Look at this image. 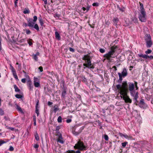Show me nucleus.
<instances>
[{
  "label": "nucleus",
  "instance_id": "obj_18",
  "mask_svg": "<svg viewBox=\"0 0 153 153\" xmlns=\"http://www.w3.org/2000/svg\"><path fill=\"white\" fill-rule=\"evenodd\" d=\"M140 4V12H145V10L144 8L143 5V4L139 2Z\"/></svg>",
  "mask_w": 153,
  "mask_h": 153
},
{
  "label": "nucleus",
  "instance_id": "obj_19",
  "mask_svg": "<svg viewBox=\"0 0 153 153\" xmlns=\"http://www.w3.org/2000/svg\"><path fill=\"white\" fill-rule=\"evenodd\" d=\"M146 47L148 48H150L151 47L152 45V42L151 40L146 42Z\"/></svg>",
  "mask_w": 153,
  "mask_h": 153
},
{
  "label": "nucleus",
  "instance_id": "obj_35",
  "mask_svg": "<svg viewBox=\"0 0 153 153\" xmlns=\"http://www.w3.org/2000/svg\"><path fill=\"white\" fill-rule=\"evenodd\" d=\"M152 52V51L150 49H148L147 50L145 51V53L146 54H149Z\"/></svg>",
  "mask_w": 153,
  "mask_h": 153
},
{
  "label": "nucleus",
  "instance_id": "obj_25",
  "mask_svg": "<svg viewBox=\"0 0 153 153\" xmlns=\"http://www.w3.org/2000/svg\"><path fill=\"white\" fill-rule=\"evenodd\" d=\"M119 21V19L118 18H114L113 20V21L114 24H115L116 25H117V23H118V22Z\"/></svg>",
  "mask_w": 153,
  "mask_h": 153
},
{
  "label": "nucleus",
  "instance_id": "obj_52",
  "mask_svg": "<svg viewBox=\"0 0 153 153\" xmlns=\"http://www.w3.org/2000/svg\"><path fill=\"white\" fill-rule=\"evenodd\" d=\"M26 79L25 78L22 79L21 80L22 82L23 83H25L26 82Z\"/></svg>",
  "mask_w": 153,
  "mask_h": 153
},
{
  "label": "nucleus",
  "instance_id": "obj_2",
  "mask_svg": "<svg viewBox=\"0 0 153 153\" xmlns=\"http://www.w3.org/2000/svg\"><path fill=\"white\" fill-rule=\"evenodd\" d=\"M117 45H114L111 48V50L108 53L105 54L103 57L105 58L108 60H110L111 57L114 58V56H112L113 54L116 51L117 49L118 48Z\"/></svg>",
  "mask_w": 153,
  "mask_h": 153
},
{
  "label": "nucleus",
  "instance_id": "obj_62",
  "mask_svg": "<svg viewBox=\"0 0 153 153\" xmlns=\"http://www.w3.org/2000/svg\"><path fill=\"white\" fill-rule=\"evenodd\" d=\"M119 134L120 135V136L122 137H124V134H123L119 132Z\"/></svg>",
  "mask_w": 153,
  "mask_h": 153
},
{
  "label": "nucleus",
  "instance_id": "obj_32",
  "mask_svg": "<svg viewBox=\"0 0 153 153\" xmlns=\"http://www.w3.org/2000/svg\"><path fill=\"white\" fill-rule=\"evenodd\" d=\"M15 97L18 99L21 98L22 97V96L19 94H16L15 96Z\"/></svg>",
  "mask_w": 153,
  "mask_h": 153
},
{
  "label": "nucleus",
  "instance_id": "obj_63",
  "mask_svg": "<svg viewBox=\"0 0 153 153\" xmlns=\"http://www.w3.org/2000/svg\"><path fill=\"white\" fill-rule=\"evenodd\" d=\"M33 117V121L34 122L36 121V117L35 116H34Z\"/></svg>",
  "mask_w": 153,
  "mask_h": 153
},
{
  "label": "nucleus",
  "instance_id": "obj_58",
  "mask_svg": "<svg viewBox=\"0 0 153 153\" xmlns=\"http://www.w3.org/2000/svg\"><path fill=\"white\" fill-rule=\"evenodd\" d=\"M60 126H58L56 127V130L58 131L59 129H60Z\"/></svg>",
  "mask_w": 153,
  "mask_h": 153
},
{
  "label": "nucleus",
  "instance_id": "obj_34",
  "mask_svg": "<svg viewBox=\"0 0 153 153\" xmlns=\"http://www.w3.org/2000/svg\"><path fill=\"white\" fill-rule=\"evenodd\" d=\"M35 137L36 140L38 141L39 140V136L37 133H36L35 134Z\"/></svg>",
  "mask_w": 153,
  "mask_h": 153
},
{
  "label": "nucleus",
  "instance_id": "obj_10",
  "mask_svg": "<svg viewBox=\"0 0 153 153\" xmlns=\"http://www.w3.org/2000/svg\"><path fill=\"white\" fill-rule=\"evenodd\" d=\"M56 135L58 137V138L57 139L58 142H59L61 144H63L64 143V141L62 140L63 138L62 134L59 132L56 134Z\"/></svg>",
  "mask_w": 153,
  "mask_h": 153
},
{
  "label": "nucleus",
  "instance_id": "obj_40",
  "mask_svg": "<svg viewBox=\"0 0 153 153\" xmlns=\"http://www.w3.org/2000/svg\"><path fill=\"white\" fill-rule=\"evenodd\" d=\"M134 87H135L136 90H137L138 89V87H137V82H134Z\"/></svg>",
  "mask_w": 153,
  "mask_h": 153
},
{
  "label": "nucleus",
  "instance_id": "obj_30",
  "mask_svg": "<svg viewBox=\"0 0 153 153\" xmlns=\"http://www.w3.org/2000/svg\"><path fill=\"white\" fill-rule=\"evenodd\" d=\"M66 94V91L64 90L62 91V97L63 98H64L65 97V96Z\"/></svg>",
  "mask_w": 153,
  "mask_h": 153
},
{
  "label": "nucleus",
  "instance_id": "obj_28",
  "mask_svg": "<svg viewBox=\"0 0 153 153\" xmlns=\"http://www.w3.org/2000/svg\"><path fill=\"white\" fill-rule=\"evenodd\" d=\"M138 97H136V98H133L134 100H135V103L137 105H138V103L139 102L137 100Z\"/></svg>",
  "mask_w": 153,
  "mask_h": 153
},
{
  "label": "nucleus",
  "instance_id": "obj_16",
  "mask_svg": "<svg viewBox=\"0 0 153 153\" xmlns=\"http://www.w3.org/2000/svg\"><path fill=\"white\" fill-rule=\"evenodd\" d=\"M91 59V57L88 54L84 55L83 57L82 58V59L85 61H88V60H90Z\"/></svg>",
  "mask_w": 153,
  "mask_h": 153
},
{
  "label": "nucleus",
  "instance_id": "obj_54",
  "mask_svg": "<svg viewBox=\"0 0 153 153\" xmlns=\"http://www.w3.org/2000/svg\"><path fill=\"white\" fill-rule=\"evenodd\" d=\"M5 143V142L4 140L0 141V146H1L3 144Z\"/></svg>",
  "mask_w": 153,
  "mask_h": 153
},
{
  "label": "nucleus",
  "instance_id": "obj_6",
  "mask_svg": "<svg viewBox=\"0 0 153 153\" xmlns=\"http://www.w3.org/2000/svg\"><path fill=\"white\" fill-rule=\"evenodd\" d=\"M85 62V63H84L83 64V65L85 67L84 68L85 69V67L92 69L94 68V66L91 64V60L86 61Z\"/></svg>",
  "mask_w": 153,
  "mask_h": 153
},
{
  "label": "nucleus",
  "instance_id": "obj_15",
  "mask_svg": "<svg viewBox=\"0 0 153 153\" xmlns=\"http://www.w3.org/2000/svg\"><path fill=\"white\" fill-rule=\"evenodd\" d=\"M145 103L144 102V100L142 99L140 100V102L138 103V105L140 108H143L144 105Z\"/></svg>",
  "mask_w": 153,
  "mask_h": 153
},
{
  "label": "nucleus",
  "instance_id": "obj_51",
  "mask_svg": "<svg viewBox=\"0 0 153 153\" xmlns=\"http://www.w3.org/2000/svg\"><path fill=\"white\" fill-rule=\"evenodd\" d=\"M39 22L40 23V25L41 26L43 25V22L42 20L41 19L39 20Z\"/></svg>",
  "mask_w": 153,
  "mask_h": 153
},
{
  "label": "nucleus",
  "instance_id": "obj_11",
  "mask_svg": "<svg viewBox=\"0 0 153 153\" xmlns=\"http://www.w3.org/2000/svg\"><path fill=\"white\" fill-rule=\"evenodd\" d=\"M131 96L134 97V98L136 97H138V92L137 91H136V90H134L130 92Z\"/></svg>",
  "mask_w": 153,
  "mask_h": 153
},
{
  "label": "nucleus",
  "instance_id": "obj_64",
  "mask_svg": "<svg viewBox=\"0 0 153 153\" xmlns=\"http://www.w3.org/2000/svg\"><path fill=\"white\" fill-rule=\"evenodd\" d=\"M52 104H53V103L50 101H49L48 102V105H51Z\"/></svg>",
  "mask_w": 153,
  "mask_h": 153
},
{
  "label": "nucleus",
  "instance_id": "obj_7",
  "mask_svg": "<svg viewBox=\"0 0 153 153\" xmlns=\"http://www.w3.org/2000/svg\"><path fill=\"white\" fill-rule=\"evenodd\" d=\"M128 93H126V95L123 94L121 95V97L123 98V100H124L125 102L126 103H131L132 100L129 98V97L127 95Z\"/></svg>",
  "mask_w": 153,
  "mask_h": 153
},
{
  "label": "nucleus",
  "instance_id": "obj_60",
  "mask_svg": "<svg viewBox=\"0 0 153 153\" xmlns=\"http://www.w3.org/2000/svg\"><path fill=\"white\" fill-rule=\"evenodd\" d=\"M18 1V0H15V2H14V3H15V6H17V4L18 3V2H17Z\"/></svg>",
  "mask_w": 153,
  "mask_h": 153
},
{
  "label": "nucleus",
  "instance_id": "obj_36",
  "mask_svg": "<svg viewBox=\"0 0 153 153\" xmlns=\"http://www.w3.org/2000/svg\"><path fill=\"white\" fill-rule=\"evenodd\" d=\"M82 82H87V79L85 77V76H83L82 78Z\"/></svg>",
  "mask_w": 153,
  "mask_h": 153
},
{
  "label": "nucleus",
  "instance_id": "obj_29",
  "mask_svg": "<svg viewBox=\"0 0 153 153\" xmlns=\"http://www.w3.org/2000/svg\"><path fill=\"white\" fill-rule=\"evenodd\" d=\"M30 13V11L28 9H25L23 11L24 13L26 14H28Z\"/></svg>",
  "mask_w": 153,
  "mask_h": 153
},
{
  "label": "nucleus",
  "instance_id": "obj_48",
  "mask_svg": "<svg viewBox=\"0 0 153 153\" xmlns=\"http://www.w3.org/2000/svg\"><path fill=\"white\" fill-rule=\"evenodd\" d=\"M80 132H81L80 131L77 132V131H74L73 132V134H74L75 135H77L79 134L80 133Z\"/></svg>",
  "mask_w": 153,
  "mask_h": 153
},
{
  "label": "nucleus",
  "instance_id": "obj_41",
  "mask_svg": "<svg viewBox=\"0 0 153 153\" xmlns=\"http://www.w3.org/2000/svg\"><path fill=\"white\" fill-rule=\"evenodd\" d=\"M66 153H75V152L74 150H68L67 151Z\"/></svg>",
  "mask_w": 153,
  "mask_h": 153
},
{
  "label": "nucleus",
  "instance_id": "obj_20",
  "mask_svg": "<svg viewBox=\"0 0 153 153\" xmlns=\"http://www.w3.org/2000/svg\"><path fill=\"white\" fill-rule=\"evenodd\" d=\"M146 42L151 40V36L149 34H146L145 37Z\"/></svg>",
  "mask_w": 153,
  "mask_h": 153
},
{
  "label": "nucleus",
  "instance_id": "obj_17",
  "mask_svg": "<svg viewBox=\"0 0 153 153\" xmlns=\"http://www.w3.org/2000/svg\"><path fill=\"white\" fill-rule=\"evenodd\" d=\"M127 74L126 69L125 68L123 69L122 73L121 74V75L123 76V77H125L127 75Z\"/></svg>",
  "mask_w": 153,
  "mask_h": 153
},
{
  "label": "nucleus",
  "instance_id": "obj_57",
  "mask_svg": "<svg viewBox=\"0 0 153 153\" xmlns=\"http://www.w3.org/2000/svg\"><path fill=\"white\" fill-rule=\"evenodd\" d=\"M72 121V120L71 119H67L66 120V122L68 123H71Z\"/></svg>",
  "mask_w": 153,
  "mask_h": 153
},
{
  "label": "nucleus",
  "instance_id": "obj_45",
  "mask_svg": "<svg viewBox=\"0 0 153 153\" xmlns=\"http://www.w3.org/2000/svg\"><path fill=\"white\" fill-rule=\"evenodd\" d=\"M23 26L24 27H27L28 26V24L24 22L23 24Z\"/></svg>",
  "mask_w": 153,
  "mask_h": 153
},
{
  "label": "nucleus",
  "instance_id": "obj_27",
  "mask_svg": "<svg viewBox=\"0 0 153 153\" xmlns=\"http://www.w3.org/2000/svg\"><path fill=\"white\" fill-rule=\"evenodd\" d=\"M32 39H29L27 40V42L30 46H31L33 44L32 42Z\"/></svg>",
  "mask_w": 153,
  "mask_h": 153
},
{
  "label": "nucleus",
  "instance_id": "obj_4",
  "mask_svg": "<svg viewBox=\"0 0 153 153\" xmlns=\"http://www.w3.org/2000/svg\"><path fill=\"white\" fill-rule=\"evenodd\" d=\"M86 146L84 145L82 142L79 141L76 143L74 146L75 149H78L81 151L86 150Z\"/></svg>",
  "mask_w": 153,
  "mask_h": 153
},
{
  "label": "nucleus",
  "instance_id": "obj_33",
  "mask_svg": "<svg viewBox=\"0 0 153 153\" xmlns=\"http://www.w3.org/2000/svg\"><path fill=\"white\" fill-rule=\"evenodd\" d=\"M62 117L60 116H59L57 119L58 122L59 123H61L62 122Z\"/></svg>",
  "mask_w": 153,
  "mask_h": 153
},
{
  "label": "nucleus",
  "instance_id": "obj_61",
  "mask_svg": "<svg viewBox=\"0 0 153 153\" xmlns=\"http://www.w3.org/2000/svg\"><path fill=\"white\" fill-rule=\"evenodd\" d=\"M133 21H134V22H137V19H136V18H134L133 20Z\"/></svg>",
  "mask_w": 153,
  "mask_h": 153
},
{
  "label": "nucleus",
  "instance_id": "obj_47",
  "mask_svg": "<svg viewBox=\"0 0 153 153\" xmlns=\"http://www.w3.org/2000/svg\"><path fill=\"white\" fill-rule=\"evenodd\" d=\"M99 3L97 2L93 3L92 4V5L93 6H99Z\"/></svg>",
  "mask_w": 153,
  "mask_h": 153
},
{
  "label": "nucleus",
  "instance_id": "obj_43",
  "mask_svg": "<svg viewBox=\"0 0 153 153\" xmlns=\"http://www.w3.org/2000/svg\"><path fill=\"white\" fill-rule=\"evenodd\" d=\"M104 139L105 140L107 141L108 140V136L106 134L104 135Z\"/></svg>",
  "mask_w": 153,
  "mask_h": 153
},
{
  "label": "nucleus",
  "instance_id": "obj_3",
  "mask_svg": "<svg viewBox=\"0 0 153 153\" xmlns=\"http://www.w3.org/2000/svg\"><path fill=\"white\" fill-rule=\"evenodd\" d=\"M27 22L28 24V26L31 27H34L37 31L39 30V28L37 24H35V22H33V19L29 18L27 19Z\"/></svg>",
  "mask_w": 153,
  "mask_h": 153
},
{
  "label": "nucleus",
  "instance_id": "obj_1",
  "mask_svg": "<svg viewBox=\"0 0 153 153\" xmlns=\"http://www.w3.org/2000/svg\"><path fill=\"white\" fill-rule=\"evenodd\" d=\"M128 84L126 81H124L122 83V86L120 85H116V88L118 90L119 93L120 95H126L128 92V89L127 88Z\"/></svg>",
  "mask_w": 153,
  "mask_h": 153
},
{
  "label": "nucleus",
  "instance_id": "obj_23",
  "mask_svg": "<svg viewBox=\"0 0 153 153\" xmlns=\"http://www.w3.org/2000/svg\"><path fill=\"white\" fill-rule=\"evenodd\" d=\"M55 35L56 38L58 39V40H60V37L59 33L57 32H55Z\"/></svg>",
  "mask_w": 153,
  "mask_h": 153
},
{
  "label": "nucleus",
  "instance_id": "obj_44",
  "mask_svg": "<svg viewBox=\"0 0 153 153\" xmlns=\"http://www.w3.org/2000/svg\"><path fill=\"white\" fill-rule=\"evenodd\" d=\"M37 19V17L36 16H33V22H35L36 21Z\"/></svg>",
  "mask_w": 153,
  "mask_h": 153
},
{
  "label": "nucleus",
  "instance_id": "obj_50",
  "mask_svg": "<svg viewBox=\"0 0 153 153\" xmlns=\"http://www.w3.org/2000/svg\"><path fill=\"white\" fill-rule=\"evenodd\" d=\"M14 150V148L11 146H10L9 149V150L11 151H12Z\"/></svg>",
  "mask_w": 153,
  "mask_h": 153
},
{
  "label": "nucleus",
  "instance_id": "obj_9",
  "mask_svg": "<svg viewBox=\"0 0 153 153\" xmlns=\"http://www.w3.org/2000/svg\"><path fill=\"white\" fill-rule=\"evenodd\" d=\"M10 68L11 70V71L13 73V75L14 78L17 80H18V78L16 74V72L15 70L14 67L11 65H10Z\"/></svg>",
  "mask_w": 153,
  "mask_h": 153
},
{
  "label": "nucleus",
  "instance_id": "obj_39",
  "mask_svg": "<svg viewBox=\"0 0 153 153\" xmlns=\"http://www.w3.org/2000/svg\"><path fill=\"white\" fill-rule=\"evenodd\" d=\"M35 112L36 113L37 116H38L39 114V113L37 108H36Z\"/></svg>",
  "mask_w": 153,
  "mask_h": 153
},
{
  "label": "nucleus",
  "instance_id": "obj_56",
  "mask_svg": "<svg viewBox=\"0 0 153 153\" xmlns=\"http://www.w3.org/2000/svg\"><path fill=\"white\" fill-rule=\"evenodd\" d=\"M34 147L36 149H37L39 147V145L37 144H36L34 145Z\"/></svg>",
  "mask_w": 153,
  "mask_h": 153
},
{
  "label": "nucleus",
  "instance_id": "obj_31",
  "mask_svg": "<svg viewBox=\"0 0 153 153\" xmlns=\"http://www.w3.org/2000/svg\"><path fill=\"white\" fill-rule=\"evenodd\" d=\"M16 108L20 112H22V108L19 105H16Z\"/></svg>",
  "mask_w": 153,
  "mask_h": 153
},
{
  "label": "nucleus",
  "instance_id": "obj_59",
  "mask_svg": "<svg viewBox=\"0 0 153 153\" xmlns=\"http://www.w3.org/2000/svg\"><path fill=\"white\" fill-rule=\"evenodd\" d=\"M149 58L150 59H153V56H148L147 58Z\"/></svg>",
  "mask_w": 153,
  "mask_h": 153
},
{
  "label": "nucleus",
  "instance_id": "obj_46",
  "mask_svg": "<svg viewBox=\"0 0 153 153\" xmlns=\"http://www.w3.org/2000/svg\"><path fill=\"white\" fill-rule=\"evenodd\" d=\"M4 114V111L1 109H0V115H3Z\"/></svg>",
  "mask_w": 153,
  "mask_h": 153
},
{
  "label": "nucleus",
  "instance_id": "obj_5",
  "mask_svg": "<svg viewBox=\"0 0 153 153\" xmlns=\"http://www.w3.org/2000/svg\"><path fill=\"white\" fill-rule=\"evenodd\" d=\"M139 19L141 22H146V12L139 13Z\"/></svg>",
  "mask_w": 153,
  "mask_h": 153
},
{
  "label": "nucleus",
  "instance_id": "obj_13",
  "mask_svg": "<svg viewBox=\"0 0 153 153\" xmlns=\"http://www.w3.org/2000/svg\"><path fill=\"white\" fill-rule=\"evenodd\" d=\"M27 85L30 90H32L33 88V85L32 82L30 80H28L27 82Z\"/></svg>",
  "mask_w": 153,
  "mask_h": 153
},
{
  "label": "nucleus",
  "instance_id": "obj_24",
  "mask_svg": "<svg viewBox=\"0 0 153 153\" xmlns=\"http://www.w3.org/2000/svg\"><path fill=\"white\" fill-rule=\"evenodd\" d=\"M118 74L119 76V79L118 81V82L120 83L123 79L122 77H123V76L121 75V74L120 73H118Z\"/></svg>",
  "mask_w": 153,
  "mask_h": 153
},
{
  "label": "nucleus",
  "instance_id": "obj_12",
  "mask_svg": "<svg viewBox=\"0 0 153 153\" xmlns=\"http://www.w3.org/2000/svg\"><path fill=\"white\" fill-rule=\"evenodd\" d=\"M128 91L129 90L130 91H131L134 90V83H133L128 82Z\"/></svg>",
  "mask_w": 153,
  "mask_h": 153
},
{
  "label": "nucleus",
  "instance_id": "obj_55",
  "mask_svg": "<svg viewBox=\"0 0 153 153\" xmlns=\"http://www.w3.org/2000/svg\"><path fill=\"white\" fill-rule=\"evenodd\" d=\"M69 50L70 51L74 52V50L71 48H69Z\"/></svg>",
  "mask_w": 153,
  "mask_h": 153
},
{
  "label": "nucleus",
  "instance_id": "obj_49",
  "mask_svg": "<svg viewBox=\"0 0 153 153\" xmlns=\"http://www.w3.org/2000/svg\"><path fill=\"white\" fill-rule=\"evenodd\" d=\"M26 33L27 34H29L31 33V31L29 30H26Z\"/></svg>",
  "mask_w": 153,
  "mask_h": 153
},
{
  "label": "nucleus",
  "instance_id": "obj_38",
  "mask_svg": "<svg viewBox=\"0 0 153 153\" xmlns=\"http://www.w3.org/2000/svg\"><path fill=\"white\" fill-rule=\"evenodd\" d=\"M33 58L36 61H38V57L36 55L33 54Z\"/></svg>",
  "mask_w": 153,
  "mask_h": 153
},
{
  "label": "nucleus",
  "instance_id": "obj_37",
  "mask_svg": "<svg viewBox=\"0 0 153 153\" xmlns=\"http://www.w3.org/2000/svg\"><path fill=\"white\" fill-rule=\"evenodd\" d=\"M127 143L128 142H125L124 143H122V145L123 147H126Z\"/></svg>",
  "mask_w": 153,
  "mask_h": 153
},
{
  "label": "nucleus",
  "instance_id": "obj_14",
  "mask_svg": "<svg viewBox=\"0 0 153 153\" xmlns=\"http://www.w3.org/2000/svg\"><path fill=\"white\" fill-rule=\"evenodd\" d=\"M38 80L37 78H34V79L33 81V83L34 86L36 87H38L40 86V83L39 82H38Z\"/></svg>",
  "mask_w": 153,
  "mask_h": 153
},
{
  "label": "nucleus",
  "instance_id": "obj_22",
  "mask_svg": "<svg viewBox=\"0 0 153 153\" xmlns=\"http://www.w3.org/2000/svg\"><path fill=\"white\" fill-rule=\"evenodd\" d=\"M139 57H142L143 58L147 59L148 55L146 54H138Z\"/></svg>",
  "mask_w": 153,
  "mask_h": 153
},
{
  "label": "nucleus",
  "instance_id": "obj_21",
  "mask_svg": "<svg viewBox=\"0 0 153 153\" xmlns=\"http://www.w3.org/2000/svg\"><path fill=\"white\" fill-rule=\"evenodd\" d=\"M53 111L56 113L59 109L58 106L57 105H55L53 108Z\"/></svg>",
  "mask_w": 153,
  "mask_h": 153
},
{
  "label": "nucleus",
  "instance_id": "obj_8",
  "mask_svg": "<svg viewBox=\"0 0 153 153\" xmlns=\"http://www.w3.org/2000/svg\"><path fill=\"white\" fill-rule=\"evenodd\" d=\"M10 68L11 70V71L13 73V75L14 78L17 80H18V78L16 74V72L15 70L14 67L11 65H10Z\"/></svg>",
  "mask_w": 153,
  "mask_h": 153
},
{
  "label": "nucleus",
  "instance_id": "obj_53",
  "mask_svg": "<svg viewBox=\"0 0 153 153\" xmlns=\"http://www.w3.org/2000/svg\"><path fill=\"white\" fill-rule=\"evenodd\" d=\"M39 69L40 70V72H42L43 71V68L42 66H40L39 68Z\"/></svg>",
  "mask_w": 153,
  "mask_h": 153
},
{
  "label": "nucleus",
  "instance_id": "obj_26",
  "mask_svg": "<svg viewBox=\"0 0 153 153\" xmlns=\"http://www.w3.org/2000/svg\"><path fill=\"white\" fill-rule=\"evenodd\" d=\"M13 87L15 89V91L16 92H19L20 91V89L18 88L16 85H14Z\"/></svg>",
  "mask_w": 153,
  "mask_h": 153
},
{
  "label": "nucleus",
  "instance_id": "obj_42",
  "mask_svg": "<svg viewBox=\"0 0 153 153\" xmlns=\"http://www.w3.org/2000/svg\"><path fill=\"white\" fill-rule=\"evenodd\" d=\"M99 51L102 53H103L105 51V49L102 48H100L99 50Z\"/></svg>",
  "mask_w": 153,
  "mask_h": 153
}]
</instances>
